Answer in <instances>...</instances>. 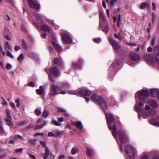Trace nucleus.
I'll list each match as a JSON object with an SVG mask.
<instances>
[{"instance_id":"1","label":"nucleus","mask_w":159,"mask_h":159,"mask_svg":"<svg viewBox=\"0 0 159 159\" xmlns=\"http://www.w3.org/2000/svg\"><path fill=\"white\" fill-rule=\"evenodd\" d=\"M144 104L141 102L139 103V104L136 106V108L138 111H142L143 115L146 116L153 115L155 113V111L153 109L150 108L149 106L146 105L145 106L146 111L143 110Z\"/></svg>"},{"instance_id":"2","label":"nucleus","mask_w":159,"mask_h":159,"mask_svg":"<svg viewBox=\"0 0 159 159\" xmlns=\"http://www.w3.org/2000/svg\"><path fill=\"white\" fill-rule=\"evenodd\" d=\"M106 116L107 117V122L108 123V126L109 129L110 130H111L112 128L111 126L110 125L109 123H111L112 122L114 121V119L113 116L111 114L108 112H105ZM118 132L117 130L116 126V125L114 124L112 128V134L113 136L115 137L117 135Z\"/></svg>"},{"instance_id":"3","label":"nucleus","mask_w":159,"mask_h":159,"mask_svg":"<svg viewBox=\"0 0 159 159\" xmlns=\"http://www.w3.org/2000/svg\"><path fill=\"white\" fill-rule=\"evenodd\" d=\"M92 99L93 101L99 103L103 108L106 107L107 105L101 96L94 94L92 96Z\"/></svg>"},{"instance_id":"4","label":"nucleus","mask_w":159,"mask_h":159,"mask_svg":"<svg viewBox=\"0 0 159 159\" xmlns=\"http://www.w3.org/2000/svg\"><path fill=\"white\" fill-rule=\"evenodd\" d=\"M149 94V92L145 90H142L137 92L135 94L136 102H138L139 99L144 101L143 98L148 96Z\"/></svg>"},{"instance_id":"5","label":"nucleus","mask_w":159,"mask_h":159,"mask_svg":"<svg viewBox=\"0 0 159 159\" xmlns=\"http://www.w3.org/2000/svg\"><path fill=\"white\" fill-rule=\"evenodd\" d=\"M109 40L113 48L117 52L120 53L121 51V47L118 43L111 38H109Z\"/></svg>"},{"instance_id":"6","label":"nucleus","mask_w":159,"mask_h":159,"mask_svg":"<svg viewBox=\"0 0 159 159\" xmlns=\"http://www.w3.org/2000/svg\"><path fill=\"white\" fill-rule=\"evenodd\" d=\"M144 57V59L150 62L152 64H154L156 62L159 65V59L157 57H155L153 58L152 56L150 55H146Z\"/></svg>"},{"instance_id":"7","label":"nucleus","mask_w":159,"mask_h":159,"mask_svg":"<svg viewBox=\"0 0 159 159\" xmlns=\"http://www.w3.org/2000/svg\"><path fill=\"white\" fill-rule=\"evenodd\" d=\"M62 41L64 44H69L72 42V40L70 37L65 33H62L61 34Z\"/></svg>"},{"instance_id":"8","label":"nucleus","mask_w":159,"mask_h":159,"mask_svg":"<svg viewBox=\"0 0 159 159\" xmlns=\"http://www.w3.org/2000/svg\"><path fill=\"white\" fill-rule=\"evenodd\" d=\"M49 71L55 76L58 77L60 74V71L56 66H52L50 67Z\"/></svg>"},{"instance_id":"9","label":"nucleus","mask_w":159,"mask_h":159,"mask_svg":"<svg viewBox=\"0 0 159 159\" xmlns=\"http://www.w3.org/2000/svg\"><path fill=\"white\" fill-rule=\"evenodd\" d=\"M118 134L120 141L122 143L127 140V137L124 131L120 130L119 131Z\"/></svg>"},{"instance_id":"10","label":"nucleus","mask_w":159,"mask_h":159,"mask_svg":"<svg viewBox=\"0 0 159 159\" xmlns=\"http://www.w3.org/2000/svg\"><path fill=\"white\" fill-rule=\"evenodd\" d=\"M48 94L51 96H54L58 94L54 84H52L50 86Z\"/></svg>"},{"instance_id":"11","label":"nucleus","mask_w":159,"mask_h":159,"mask_svg":"<svg viewBox=\"0 0 159 159\" xmlns=\"http://www.w3.org/2000/svg\"><path fill=\"white\" fill-rule=\"evenodd\" d=\"M28 3L30 7L31 8L38 10L40 8L39 4L34 2L33 0H28Z\"/></svg>"},{"instance_id":"12","label":"nucleus","mask_w":159,"mask_h":159,"mask_svg":"<svg viewBox=\"0 0 159 159\" xmlns=\"http://www.w3.org/2000/svg\"><path fill=\"white\" fill-rule=\"evenodd\" d=\"M77 95L80 96V95L85 96H89L91 94V91L86 89L83 90H78Z\"/></svg>"},{"instance_id":"13","label":"nucleus","mask_w":159,"mask_h":159,"mask_svg":"<svg viewBox=\"0 0 159 159\" xmlns=\"http://www.w3.org/2000/svg\"><path fill=\"white\" fill-rule=\"evenodd\" d=\"M130 58L131 61H137L140 58L139 55L133 52H131L129 54Z\"/></svg>"},{"instance_id":"14","label":"nucleus","mask_w":159,"mask_h":159,"mask_svg":"<svg viewBox=\"0 0 159 159\" xmlns=\"http://www.w3.org/2000/svg\"><path fill=\"white\" fill-rule=\"evenodd\" d=\"M126 153L128 156L131 158V159H133L135 157V152L134 150H125Z\"/></svg>"},{"instance_id":"15","label":"nucleus","mask_w":159,"mask_h":159,"mask_svg":"<svg viewBox=\"0 0 159 159\" xmlns=\"http://www.w3.org/2000/svg\"><path fill=\"white\" fill-rule=\"evenodd\" d=\"M149 122L154 125H157L159 126V117L156 119H152L149 120Z\"/></svg>"},{"instance_id":"16","label":"nucleus","mask_w":159,"mask_h":159,"mask_svg":"<svg viewBox=\"0 0 159 159\" xmlns=\"http://www.w3.org/2000/svg\"><path fill=\"white\" fill-rule=\"evenodd\" d=\"M34 15L36 18L38 23L39 24H42L43 23V21L42 17L41 15L36 13H34Z\"/></svg>"},{"instance_id":"17","label":"nucleus","mask_w":159,"mask_h":159,"mask_svg":"<svg viewBox=\"0 0 159 159\" xmlns=\"http://www.w3.org/2000/svg\"><path fill=\"white\" fill-rule=\"evenodd\" d=\"M53 39L54 41H52V43L55 47V48L58 51H60L61 49V47L57 43L56 41H55V37H53Z\"/></svg>"},{"instance_id":"18","label":"nucleus","mask_w":159,"mask_h":159,"mask_svg":"<svg viewBox=\"0 0 159 159\" xmlns=\"http://www.w3.org/2000/svg\"><path fill=\"white\" fill-rule=\"evenodd\" d=\"M36 93L39 95H41L43 96L44 95V92L43 88L42 86H40L39 89H37Z\"/></svg>"},{"instance_id":"19","label":"nucleus","mask_w":159,"mask_h":159,"mask_svg":"<svg viewBox=\"0 0 159 159\" xmlns=\"http://www.w3.org/2000/svg\"><path fill=\"white\" fill-rule=\"evenodd\" d=\"M52 156L51 153L50 154L48 150H45V153L43 155V157L44 159H48L49 157H50Z\"/></svg>"},{"instance_id":"20","label":"nucleus","mask_w":159,"mask_h":159,"mask_svg":"<svg viewBox=\"0 0 159 159\" xmlns=\"http://www.w3.org/2000/svg\"><path fill=\"white\" fill-rule=\"evenodd\" d=\"M53 62L56 65L59 63L61 67L63 66V62L60 59L55 58L53 61Z\"/></svg>"},{"instance_id":"21","label":"nucleus","mask_w":159,"mask_h":159,"mask_svg":"<svg viewBox=\"0 0 159 159\" xmlns=\"http://www.w3.org/2000/svg\"><path fill=\"white\" fill-rule=\"evenodd\" d=\"M41 29L45 31L50 33L51 31L50 28L48 26L46 25H42L41 26Z\"/></svg>"},{"instance_id":"22","label":"nucleus","mask_w":159,"mask_h":159,"mask_svg":"<svg viewBox=\"0 0 159 159\" xmlns=\"http://www.w3.org/2000/svg\"><path fill=\"white\" fill-rule=\"evenodd\" d=\"M148 103L154 108L157 107V103L154 100H149L148 101Z\"/></svg>"},{"instance_id":"23","label":"nucleus","mask_w":159,"mask_h":159,"mask_svg":"<svg viewBox=\"0 0 159 159\" xmlns=\"http://www.w3.org/2000/svg\"><path fill=\"white\" fill-rule=\"evenodd\" d=\"M158 93L159 92L157 89H153L150 91V94L152 97H155L156 96Z\"/></svg>"},{"instance_id":"24","label":"nucleus","mask_w":159,"mask_h":159,"mask_svg":"<svg viewBox=\"0 0 159 159\" xmlns=\"http://www.w3.org/2000/svg\"><path fill=\"white\" fill-rule=\"evenodd\" d=\"M12 118L11 117H7L5 119L6 122L7 123V124L11 127L13 126V124L11 122Z\"/></svg>"},{"instance_id":"25","label":"nucleus","mask_w":159,"mask_h":159,"mask_svg":"<svg viewBox=\"0 0 159 159\" xmlns=\"http://www.w3.org/2000/svg\"><path fill=\"white\" fill-rule=\"evenodd\" d=\"M73 124L75 125L76 127L78 128L80 130L82 129L83 128L82 123L80 121H78L76 122H73Z\"/></svg>"},{"instance_id":"26","label":"nucleus","mask_w":159,"mask_h":159,"mask_svg":"<svg viewBox=\"0 0 159 159\" xmlns=\"http://www.w3.org/2000/svg\"><path fill=\"white\" fill-rule=\"evenodd\" d=\"M69 85L67 83L63 82L62 83L61 87L62 89L66 90L69 89Z\"/></svg>"},{"instance_id":"27","label":"nucleus","mask_w":159,"mask_h":159,"mask_svg":"<svg viewBox=\"0 0 159 159\" xmlns=\"http://www.w3.org/2000/svg\"><path fill=\"white\" fill-rule=\"evenodd\" d=\"M149 6L150 5L148 3H146L145 2H143L140 4V8L141 9H142L146 7H147V8H148Z\"/></svg>"},{"instance_id":"28","label":"nucleus","mask_w":159,"mask_h":159,"mask_svg":"<svg viewBox=\"0 0 159 159\" xmlns=\"http://www.w3.org/2000/svg\"><path fill=\"white\" fill-rule=\"evenodd\" d=\"M154 51L156 55L159 56V46H156L154 49Z\"/></svg>"},{"instance_id":"29","label":"nucleus","mask_w":159,"mask_h":159,"mask_svg":"<svg viewBox=\"0 0 159 159\" xmlns=\"http://www.w3.org/2000/svg\"><path fill=\"white\" fill-rule=\"evenodd\" d=\"M141 159H149L147 153H143L141 155Z\"/></svg>"},{"instance_id":"30","label":"nucleus","mask_w":159,"mask_h":159,"mask_svg":"<svg viewBox=\"0 0 159 159\" xmlns=\"http://www.w3.org/2000/svg\"><path fill=\"white\" fill-rule=\"evenodd\" d=\"M82 60L81 59H80L79 60V61L77 63H73V66L74 67H80V65L81 62H82Z\"/></svg>"},{"instance_id":"31","label":"nucleus","mask_w":159,"mask_h":159,"mask_svg":"<svg viewBox=\"0 0 159 159\" xmlns=\"http://www.w3.org/2000/svg\"><path fill=\"white\" fill-rule=\"evenodd\" d=\"M86 153L88 156L91 157L92 156L93 152L92 150H87Z\"/></svg>"},{"instance_id":"32","label":"nucleus","mask_w":159,"mask_h":159,"mask_svg":"<svg viewBox=\"0 0 159 159\" xmlns=\"http://www.w3.org/2000/svg\"><path fill=\"white\" fill-rule=\"evenodd\" d=\"M41 111L40 108H36L35 110V113L37 116H39L41 114Z\"/></svg>"},{"instance_id":"33","label":"nucleus","mask_w":159,"mask_h":159,"mask_svg":"<svg viewBox=\"0 0 159 159\" xmlns=\"http://www.w3.org/2000/svg\"><path fill=\"white\" fill-rule=\"evenodd\" d=\"M28 143L30 145H34L35 144V140L34 139H31L28 141Z\"/></svg>"},{"instance_id":"34","label":"nucleus","mask_w":159,"mask_h":159,"mask_svg":"<svg viewBox=\"0 0 159 159\" xmlns=\"http://www.w3.org/2000/svg\"><path fill=\"white\" fill-rule=\"evenodd\" d=\"M152 159H159V152H156L154 154Z\"/></svg>"},{"instance_id":"35","label":"nucleus","mask_w":159,"mask_h":159,"mask_svg":"<svg viewBox=\"0 0 159 159\" xmlns=\"http://www.w3.org/2000/svg\"><path fill=\"white\" fill-rule=\"evenodd\" d=\"M15 102L16 103V106L18 108L20 107L21 104L20 102V100L19 99H17L15 100Z\"/></svg>"},{"instance_id":"36","label":"nucleus","mask_w":159,"mask_h":159,"mask_svg":"<svg viewBox=\"0 0 159 159\" xmlns=\"http://www.w3.org/2000/svg\"><path fill=\"white\" fill-rule=\"evenodd\" d=\"M152 22H154L157 19V16L155 15L153 12L152 13Z\"/></svg>"},{"instance_id":"37","label":"nucleus","mask_w":159,"mask_h":159,"mask_svg":"<svg viewBox=\"0 0 159 159\" xmlns=\"http://www.w3.org/2000/svg\"><path fill=\"white\" fill-rule=\"evenodd\" d=\"M61 134V132L59 131L58 130H56L55 132V136L59 137Z\"/></svg>"},{"instance_id":"38","label":"nucleus","mask_w":159,"mask_h":159,"mask_svg":"<svg viewBox=\"0 0 159 159\" xmlns=\"http://www.w3.org/2000/svg\"><path fill=\"white\" fill-rule=\"evenodd\" d=\"M22 45L23 48L24 49H26L27 48V46L24 40L22 39Z\"/></svg>"},{"instance_id":"39","label":"nucleus","mask_w":159,"mask_h":159,"mask_svg":"<svg viewBox=\"0 0 159 159\" xmlns=\"http://www.w3.org/2000/svg\"><path fill=\"white\" fill-rule=\"evenodd\" d=\"M52 124L56 126H60L61 125V123H59L55 120H52Z\"/></svg>"},{"instance_id":"40","label":"nucleus","mask_w":159,"mask_h":159,"mask_svg":"<svg viewBox=\"0 0 159 159\" xmlns=\"http://www.w3.org/2000/svg\"><path fill=\"white\" fill-rule=\"evenodd\" d=\"M24 55L23 54H20L18 57L17 60L19 61H22L24 58Z\"/></svg>"},{"instance_id":"41","label":"nucleus","mask_w":159,"mask_h":159,"mask_svg":"<svg viewBox=\"0 0 159 159\" xmlns=\"http://www.w3.org/2000/svg\"><path fill=\"white\" fill-rule=\"evenodd\" d=\"M109 27L108 25L106 26L104 29L102 30V31L106 33H108V31L109 30Z\"/></svg>"},{"instance_id":"42","label":"nucleus","mask_w":159,"mask_h":159,"mask_svg":"<svg viewBox=\"0 0 159 159\" xmlns=\"http://www.w3.org/2000/svg\"><path fill=\"white\" fill-rule=\"evenodd\" d=\"M40 142L44 148H46L45 149H48L47 148H46V143L45 142L43 141H40Z\"/></svg>"},{"instance_id":"43","label":"nucleus","mask_w":159,"mask_h":159,"mask_svg":"<svg viewBox=\"0 0 159 159\" xmlns=\"http://www.w3.org/2000/svg\"><path fill=\"white\" fill-rule=\"evenodd\" d=\"M6 114H7V117H11L10 115L11 111L8 109H7L6 110Z\"/></svg>"},{"instance_id":"44","label":"nucleus","mask_w":159,"mask_h":159,"mask_svg":"<svg viewBox=\"0 0 159 159\" xmlns=\"http://www.w3.org/2000/svg\"><path fill=\"white\" fill-rule=\"evenodd\" d=\"M7 55L11 58H13L14 56L11 52L9 51L7 52Z\"/></svg>"},{"instance_id":"45","label":"nucleus","mask_w":159,"mask_h":159,"mask_svg":"<svg viewBox=\"0 0 159 159\" xmlns=\"http://www.w3.org/2000/svg\"><path fill=\"white\" fill-rule=\"evenodd\" d=\"M48 76L49 80L52 82H54V80L53 79L52 75L49 74H48Z\"/></svg>"},{"instance_id":"46","label":"nucleus","mask_w":159,"mask_h":159,"mask_svg":"<svg viewBox=\"0 0 159 159\" xmlns=\"http://www.w3.org/2000/svg\"><path fill=\"white\" fill-rule=\"evenodd\" d=\"M42 116L43 117H47L48 116V113L47 112L44 111L43 113L42 114Z\"/></svg>"},{"instance_id":"47","label":"nucleus","mask_w":159,"mask_h":159,"mask_svg":"<svg viewBox=\"0 0 159 159\" xmlns=\"http://www.w3.org/2000/svg\"><path fill=\"white\" fill-rule=\"evenodd\" d=\"M101 41V39L100 38H95L94 39V41L97 43H99Z\"/></svg>"},{"instance_id":"48","label":"nucleus","mask_w":159,"mask_h":159,"mask_svg":"<svg viewBox=\"0 0 159 159\" xmlns=\"http://www.w3.org/2000/svg\"><path fill=\"white\" fill-rule=\"evenodd\" d=\"M6 44L7 45V48L10 49V50H11V45H10L8 42H6Z\"/></svg>"},{"instance_id":"49","label":"nucleus","mask_w":159,"mask_h":159,"mask_svg":"<svg viewBox=\"0 0 159 159\" xmlns=\"http://www.w3.org/2000/svg\"><path fill=\"white\" fill-rule=\"evenodd\" d=\"M100 19H102L103 21H105L106 20V18L105 16L103 15H100Z\"/></svg>"},{"instance_id":"50","label":"nucleus","mask_w":159,"mask_h":159,"mask_svg":"<svg viewBox=\"0 0 159 159\" xmlns=\"http://www.w3.org/2000/svg\"><path fill=\"white\" fill-rule=\"evenodd\" d=\"M133 148V147L131 145H127L125 147V149H132Z\"/></svg>"},{"instance_id":"51","label":"nucleus","mask_w":159,"mask_h":159,"mask_svg":"<svg viewBox=\"0 0 159 159\" xmlns=\"http://www.w3.org/2000/svg\"><path fill=\"white\" fill-rule=\"evenodd\" d=\"M64 115L67 117H68L69 116V114L68 113V112L65 110V111L63 112Z\"/></svg>"},{"instance_id":"52","label":"nucleus","mask_w":159,"mask_h":159,"mask_svg":"<svg viewBox=\"0 0 159 159\" xmlns=\"http://www.w3.org/2000/svg\"><path fill=\"white\" fill-rule=\"evenodd\" d=\"M117 0H111L110 2L111 5L114 6L115 5V3L116 2Z\"/></svg>"},{"instance_id":"53","label":"nucleus","mask_w":159,"mask_h":159,"mask_svg":"<svg viewBox=\"0 0 159 159\" xmlns=\"http://www.w3.org/2000/svg\"><path fill=\"white\" fill-rule=\"evenodd\" d=\"M11 67V65L9 64H7L6 68L7 69H9Z\"/></svg>"},{"instance_id":"54","label":"nucleus","mask_w":159,"mask_h":159,"mask_svg":"<svg viewBox=\"0 0 159 159\" xmlns=\"http://www.w3.org/2000/svg\"><path fill=\"white\" fill-rule=\"evenodd\" d=\"M44 126V125L43 124H41L36 126V128L37 129H39L43 128Z\"/></svg>"},{"instance_id":"55","label":"nucleus","mask_w":159,"mask_h":159,"mask_svg":"<svg viewBox=\"0 0 159 159\" xmlns=\"http://www.w3.org/2000/svg\"><path fill=\"white\" fill-rule=\"evenodd\" d=\"M48 135L50 137L55 136V134L52 132H50L48 134Z\"/></svg>"},{"instance_id":"56","label":"nucleus","mask_w":159,"mask_h":159,"mask_svg":"<svg viewBox=\"0 0 159 159\" xmlns=\"http://www.w3.org/2000/svg\"><path fill=\"white\" fill-rule=\"evenodd\" d=\"M114 36L116 39H118L120 36V33L118 32V34H117L116 33L115 34Z\"/></svg>"},{"instance_id":"57","label":"nucleus","mask_w":159,"mask_h":159,"mask_svg":"<svg viewBox=\"0 0 159 159\" xmlns=\"http://www.w3.org/2000/svg\"><path fill=\"white\" fill-rule=\"evenodd\" d=\"M28 86L33 87L34 86V84L33 82H30L28 84Z\"/></svg>"},{"instance_id":"58","label":"nucleus","mask_w":159,"mask_h":159,"mask_svg":"<svg viewBox=\"0 0 159 159\" xmlns=\"http://www.w3.org/2000/svg\"><path fill=\"white\" fill-rule=\"evenodd\" d=\"M156 39L155 38H154L153 39H152V41H151V44L152 45H154L155 44V41Z\"/></svg>"},{"instance_id":"59","label":"nucleus","mask_w":159,"mask_h":159,"mask_svg":"<svg viewBox=\"0 0 159 159\" xmlns=\"http://www.w3.org/2000/svg\"><path fill=\"white\" fill-rule=\"evenodd\" d=\"M10 104L11 106L12 107L16 108L15 104L13 102H10Z\"/></svg>"},{"instance_id":"60","label":"nucleus","mask_w":159,"mask_h":159,"mask_svg":"<svg viewBox=\"0 0 159 159\" xmlns=\"http://www.w3.org/2000/svg\"><path fill=\"white\" fill-rule=\"evenodd\" d=\"M58 111H60L62 112H64L65 111V110L62 108H59L58 109Z\"/></svg>"},{"instance_id":"61","label":"nucleus","mask_w":159,"mask_h":159,"mask_svg":"<svg viewBox=\"0 0 159 159\" xmlns=\"http://www.w3.org/2000/svg\"><path fill=\"white\" fill-rule=\"evenodd\" d=\"M102 5L103 7L105 8H106L107 7L105 3V2L104 1H102Z\"/></svg>"},{"instance_id":"62","label":"nucleus","mask_w":159,"mask_h":159,"mask_svg":"<svg viewBox=\"0 0 159 159\" xmlns=\"http://www.w3.org/2000/svg\"><path fill=\"white\" fill-rule=\"evenodd\" d=\"M77 152V150H72L71 153L72 154L74 155Z\"/></svg>"},{"instance_id":"63","label":"nucleus","mask_w":159,"mask_h":159,"mask_svg":"<svg viewBox=\"0 0 159 159\" xmlns=\"http://www.w3.org/2000/svg\"><path fill=\"white\" fill-rule=\"evenodd\" d=\"M147 51L149 52H151L152 51V49L150 47H148L147 48Z\"/></svg>"},{"instance_id":"64","label":"nucleus","mask_w":159,"mask_h":159,"mask_svg":"<svg viewBox=\"0 0 159 159\" xmlns=\"http://www.w3.org/2000/svg\"><path fill=\"white\" fill-rule=\"evenodd\" d=\"M57 120L59 121L62 122L63 121L64 119L62 117H59L58 118Z\"/></svg>"}]
</instances>
